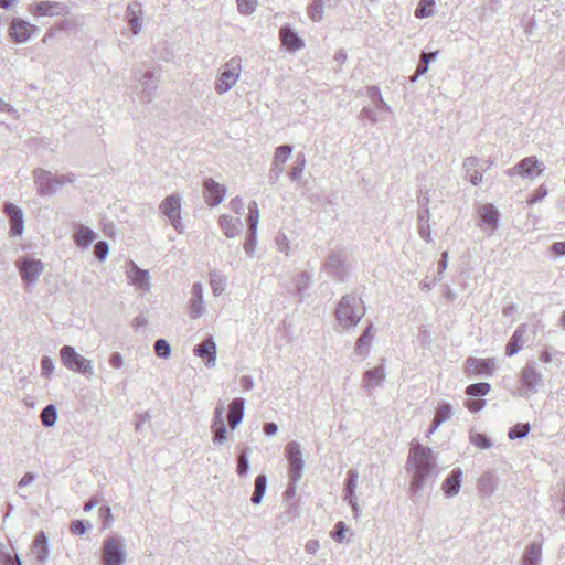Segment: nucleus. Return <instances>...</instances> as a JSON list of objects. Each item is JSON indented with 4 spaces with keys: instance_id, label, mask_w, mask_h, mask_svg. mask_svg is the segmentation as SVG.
Listing matches in <instances>:
<instances>
[{
    "instance_id": "nucleus-1",
    "label": "nucleus",
    "mask_w": 565,
    "mask_h": 565,
    "mask_svg": "<svg viewBox=\"0 0 565 565\" xmlns=\"http://www.w3.org/2000/svg\"><path fill=\"white\" fill-rule=\"evenodd\" d=\"M433 466L431 450L419 444L411 448L406 469L412 475L411 489L417 491L428 477Z\"/></svg>"
},
{
    "instance_id": "nucleus-2",
    "label": "nucleus",
    "mask_w": 565,
    "mask_h": 565,
    "mask_svg": "<svg viewBox=\"0 0 565 565\" xmlns=\"http://www.w3.org/2000/svg\"><path fill=\"white\" fill-rule=\"evenodd\" d=\"M60 356L63 365L70 371L92 376L94 374V369L92 362L79 353L71 345H64L60 350Z\"/></svg>"
},
{
    "instance_id": "nucleus-3",
    "label": "nucleus",
    "mask_w": 565,
    "mask_h": 565,
    "mask_svg": "<svg viewBox=\"0 0 565 565\" xmlns=\"http://www.w3.org/2000/svg\"><path fill=\"white\" fill-rule=\"evenodd\" d=\"M125 557V541L121 536L111 535L104 541L102 548L103 565H122Z\"/></svg>"
},
{
    "instance_id": "nucleus-4",
    "label": "nucleus",
    "mask_w": 565,
    "mask_h": 565,
    "mask_svg": "<svg viewBox=\"0 0 565 565\" xmlns=\"http://www.w3.org/2000/svg\"><path fill=\"white\" fill-rule=\"evenodd\" d=\"M134 78L138 82L136 85V90L139 98L143 103H150L158 88L159 78L151 71L142 72L141 70H134Z\"/></svg>"
},
{
    "instance_id": "nucleus-5",
    "label": "nucleus",
    "mask_w": 565,
    "mask_h": 565,
    "mask_svg": "<svg viewBox=\"0 0 565 565\" xmlns=\"http://www.w3.org/2000/svg\"><path fill=\"white\" fill-rule=\"evenodd\" d=\"M181 195L178 193L167 196L159 205L160 212L167 216L178 233L184 231L181 216Z\"/></svg>"
},
{
    "instance_id": "nucleus-6",
    "label": "nucleus",
    "mask_w": 565,
    "mask_h": 565,
    "mask_svg": "<svg viewBox=\"0 0 565 565\" xmlns=\"http://www.w3.org/2000/svg\"><path fill=\"white\" fill-rule=\"evenodd\" d=\"M495 370L497 364L493 358L469 356L465 362V373L468 376H492Z\"/></svg>"
},
{
    "instance_id": "nucleus-7",
    "label": "nucleus",
    "mask_w": 565,
    "mask_h": 565,
    "mask_svg": "<svg viewBox=\"0 0 565 565\" xmlns=\"http://www.w3.org/2000/svg\"><path fill=\"white\" fill-rule=\"evenodd\" d=\"M17 268L20 271L21 278L29 285L36 282L44 271V263L40 259L29 257L20 258L17 262Z\"/></svg>"
},
{
    "instance_id": "nucleus-8",
    "label": "nucleus",
    "mask_w": 565,
    "mask_h": 565,
    "mask_svg": "<svg viewBox=\"0 0 565 565\" xmlns=\"http://www.w3.org/2000/svg\"><path fill=\"white\" fill-rule=\"evenodd\" d=\"M491 385L486 382L470 384L466 387V394L470 397L465 402V406L471 413H478L484 408L487 402L482 398L475 399L476 396H486L490 393Z\"/></svg>"
},
{
    "instance_id": "nucleus-9",
    "label": "nucleus",
    "mask_w": 565,
    "mask_h": 565,
    "mask_svg": "<svg viewBox=\"0 0 565 565\" xmlns=\"http://www.w3.org/2000/svg\"><path fill=\"white\" fill-rule=\"evenodd\" d=\"M242 65L239 58L228 61L221 73L217 90L223 93L230 89L238 79Z\"/></svg>"
},
{
    "instance_id": "nucleus-10",
    "label": "nucleus",
    "mask_w": 565,
    "mask_h": 565,
    "mask_svg": "<svg viewBox=\"0 0 565 565\" xmlns=\"http://www.w3.org/2000/svg\"><path fill=\"white\" fill-rule=\"evenodd\" d=\"M34 184L40 196L53 195L56 193L53 173L42 168L33 170Z\"/></svg>"
},
{
    "instance_id": "nucleus-11",
    "label": "nucleus",
    "mask_w": 565,
    "mask_h": 565,
    "mask_svg": "<svg viewBox=\"0 0 565 565\" xmlns=\"http://www.w3.org/2000/svg\"><path fill=\"white\" fill-rule=\"evenodd\" d=\"M286 455L290 465V478L292 481H297L301 478V471L303 468L300 446L295 441L289 443L286 447Z\"/></svg>"
},
{
    "instance_id": "nucleus-12",
    "label": "nucleus",
    "mask_w": 565,
    "mask_h": 565,
    "mask_svg": "<svg viewBox=\"0 0 565 565\" xmlns=\"http://www.w3.org/2000/svg\"><path fill=\"white\" fill-rule=\"evenodd\" d=\"M31 11L36 17L66 15L68 8L62 2L41 1L31 6Z\"/></svg>"
},
{
    "instance_id": "nucleus-13",
    "label": "nucleus",
    "mask_w": 565,
    "mask_h": 565,
    "mask_svg": "<svg viewBox=\"0 0 565 565\" xmlns=\"http://www.w3.org/2000/svg\"><path fill=\"white\" fill-rule=\"evenodd\" d=\"M3 211L9 217L10 234L12 236L21 235L24 230V215L22 210L18 205L7 202Z\"/></svg>"
},
{
    "instance_id": "nucleus-14",
    "label": "nucleus",
    "mask_w": 565,
    "mask_h": 565,
    "mask_svg": "<svg viewBox=\"0 0 565 565\" xmlns=\"http://www.w3.org/2000/svg\"><path fill=\"white\" fill-rule=\"evenodd\" d=\"M38 30V26L30 22L21 19H13L10 28V36L17 43H24Z\"/></svg>"
},
{
    "instance_id": "nucleus-15",
    "label": "nucleus",
    "mask_w": 565,
    "mask_h": 565,
    "mask_svg": "<svg viewBox=\"0 0 565 565\" xmlns=\"http://www.w3.org/2000/svg\"><path fill=\"white\" fill-rule=\"evenodd\" d=\"M127 277L136 288L140 290H149V271L146 269L139 268L132 260L128 263Z\"/></svg>"
},
{
    "instance_id": "nucleus-16",
    "label": "nucleus",
    "mask_w": 565,
    "mask_h": 565,
    "mask_svg": "<svg viewBox=\"0 0 565 565\" xmlns=\"http://www.w3.org/2000/svg\"><path fill=\"white\" fill-rule=\"evenodd\" d=\"M142 6L138 1H131L128 3L126 9V21L132 31V34L137 35L142 29Z\"/></svg>"
},
{
    "instance_id": "nucleus-17",
    "label": "nucleus",
    "mask_w": 565,
    "mask_h": 565,
    "mask_svg": "<svg viewBox=\"0 0 565 565\" xmlns=\"http://www.w3.org/2000/svg\"><path fill=\"white\" fill-rule=\"evenodd\" d=\"M350 297H343L340 301L337 316L344 326H355L360 321V315L354 312Z\"/></svg>"
},
{
    "instance_id": "nucleus-18",
    "label": "nucleus",
    "mask_w": 565,
    "mask_h": 565,
    "mask_svg": "<svg viewBox=\"0 0 565 565\" xmlns=\"http://www.w3.org/2000/svg\"><path fill=\"white\" fill-rule=\"evenodd\" d=\"M204 310L203 287L200 282H195L191 290L190 316L196 319L204 313Z\"/></svg>"
},
{
    "instance_id": "nucleus-19",
    "label": "nucleus",
    "mask_w": 565,
    "mask_h": 565,
    "mask_svg": "<svg viewBox=\"0 0 565 565\" xmlns=\"http://www.w3.org/2000/svg\"><path fill=\"white\" fill-rule=\"evenodd\" d=\"M32 553L35 556V559L40 564H44L50 556V547L49 540L44 532H39L32 544Z\"/></svg>"
},
{
    "instance_id": "nucleus-20",
    "label": "nucleus",
    "mask_w": 565,
    "mask_h": 565,
    "mask_svg": "<svg viewBox=\"0 0 565 565\" xmlns=\"http://www.w3.org/2000/svg\"><path fill=\"white\" fill-rule=\"evenodd\" d=\"M478 214L480 216L481 226H488L491 232L498 227L499 213L492 204L487 203L480 206Z\"/></svg>"
},
{
    "instance_id": "nucleus-21",
    "label": "nucleus",
    "mask_w": 565,
    "mask_h": 565,
    "mask_svg": "<svg viewBox=\"0 0 565 565\" xmlns=\"http://www.w3.org/2000/svg\"><path fill=\"white\" fill-rule=\"evenodd\" d=\"M526 329H527L526 324H521L513 332L510 341L508 342V344L505 347V354L508 356H512V355L516 354L521 350V348L524 344Z\"/></svg>"
},
{
    "instance_id": "nucleus-22",
    "label": "nucleus",
    "mask_w": 565,
    "mask_h": 565,
    "mask_svg": "<svg viewBox=\"0 0 565 565\" xmlns=\"http://www.w3.org/2000/svg\"><path fill=\"white\" fill-rule=\"evenodd\" d=\"M279 35L282 45L289 51H297L303 46L302 40L289 26H282Z\"/></svg>"
},
{
    "instance_id": "nucleus-23",
    "label": "nucleus",
    "mask_w": 565,
    "mask_h": 565,
    "mask_svg": "<svg viewBox=\"0 0 565 565\" xmlns=\"http://www.w3.org/2000/svg\"><path fill=\"white\" fill-rule=\"evenodd\" d=\"M519 174H526L530 177L540 175L543 171L542 163L532 156L523 159L516 167Z\"/></svg>"
},
{
    "instance_id": "nucleus-24",
    "label": "nucleus",
    "mask_w": 565,
    "mask_h": 565,
    "mask_svg": "<svg viewBox=\"0 0 565 565\" xmlns=\"http://www.w3.org/2000/svg\"><path fill=\"white\" fill-rule=\"evenodd\" d=\"M462 472L460 469L452 470L451 475L443 483V490L446 495H456L461 486Z\"/></svg>"
},
{
    "instance_id": "nucleus-25",
    "label": "nucleus",
    "mask_w": 565,
    "mask_h": 565,
    "mask_svg": "<svg viewBox=\"0 0 565 565\" xmlns=\"http://www.w3.org/2000/svg\"><path fill=\"white\" fill-rule=\"evenodd\" d=\"M244 414V403L242 399H234L228 407L227 422L231 428H235L242 420Z\"/></svg>"
},
{
    "instance_id": "nucleus-26",
    "label": "nucleus",
    "mask_w": 565,
    "mask_h": 565,
    "mask_svg": "<svg viewBox=\"0 0 565 565\" xmlns=\"http://www.w3.org/2000/svg\"><path fill=\"white\" fill-rule=\"evenodd\" d=\"M95 238V232L85 225H78L74 233L75 243L82 247H87Z\"/></svg>"
},
{
    "instance_id": "nucleus-27",
    "label": "nucleus",
    "mask_w": 565,
    "mask_h": 565,
    "mask_svg": "<svg viewBox=\"0 0 565 565\" xmlns=\"http://www.w3.org/2000/svg\"><path fill=\"white\" fill-rule=\"evenodd\" d=\"M193 353L205 359V364L209 366L212 362V335L206 337L202 343L195 345Z\"/></svg>"
},
{
    "instance_id": "nucleus-28",
    "label": "nucleus",
    "mask_w": 565,
    "mask_h": 565,
    "mask_svg": "<svg viewBox=\"0 0 565 565\" xmlns=\"http://www.w3.org/2000/svg\"><path fill=\"white\" fill-rule=\"evenodd\" d=\"M463 167L466 169L467 175L469 177V181L473 185H477V184H479L482 181V173L480 171H478V169H477V167H478V159L477 158H473V157L472 158H468L465 161Z\"/></svg>"
},
{
    "instance_id": "nucleus-29",
    "label": "nucleus",
    "mask_w": 565,
    "mask_h": 565,
    "mask_svg": "<svg viewBox=\"0 0 565 565\" xmlns=\"http://www.w3.org/2000/svg\"><path fill=\"white\" fill-rule=\"evenodd\" d=\"M220 226L225 232L226 236L233 237L239 232L241 221L238 218L221 216Z\"/></svg>"
},
{
    "instance_id": "nucleus-30",
    "label": "nucleus",
    "mask_w": 565,
    "mask_h": 565,
    "mask_svg": "<svg viewBox=\"0 0 565 565\" xmlns=\"http://www.w3.org/2000/svg\"><path fill=\"white\" fill-rule=\"evenodd\" d=\"M540 381V374L537 371L531 366L526 365L521 373V383L523 386L527 388L534 387Z\"/></svg>"
},
{
    "instance_id": "nucleus-31",
    "label": "nucleus",
    "mask_w": 565,
    "mask_h": 565,
    "mask_svg": "<svg viewBox=\"0 0 565 565\" xmlns=\"http://www.w3.org/2000/svg\"><path fill=\"white\" fill-rule=\"evenodd\" d=\"M451 417V407L449 404H441L438 406L436 411L435 418L433 420L431 427L429 429V433H434L438 426L444 423L445 420L449 419Z\"/></svg>"
},
{
    "instance_id": "nucleus-32",
    "label": "nucleus",
    "mask_w": 565,
    "mask_h": 565,
    "mask_svg": "<svg viewBox=\"0 0 565 565\" xmlns=\"http://www.w3.org/2000/svg\"><path fill=\"white\" fill-rule=\"evenodd\" d=\"M40 418L44 427H52L57 419V409L53 404L46 405L41 414Z\"/></svg>"
},
{
    "instance_id": "nucleus-33",
    "label": "nucleus",
    "mask_w": 565,
    "mask_h": 565,
    "mask_svg": "<svg viewBox=\"0 0 565 565\" xmlns=\"http://www.w3.org/2000/svg\"><path fill=\"white\" fill-rule=\"evenodd\" d=\"M385 379V372L382 366L367 371L364 375V382L367 386H376Z\"/></svg>"
},
{
    "instance_id": "nucleus-34",
    "label": "nucleus",
    "mask_w": 565,
    "mask_h": 565,
    "mask_svg": "<svg viewBox=\"0 0 565 565\" xmlns=\"http://www.w3.org/2000/svg\"><path fill=\"white\" fill-rule=\"evenodd\" d=\"M292 149L290 146H280L276 149L274 154L273 164L275 168L281 169L286 161L291 156Z\"/></svg>"
},
{
    "instance_id": "nucleus-35",
    "label": "nucleus",
    "mask_w": 565,
    "mask_h": 565,
    "mask_svg": "<svg viewBox=\"0 0 565 565\" xmlns=\"http://www.w3.org/2000/svg\"><path fill=\"white\" fill-rule=\"evenodd\" d=\"M267 479L265 475H259L255 479V490L252 497V502L258 504L265 493Z\"/></svg>"
},
{
    "instance_id": "nucleus-36",
    "label": "nucleus",
    "mask_w": 565,
    "mask_h": 565,
    "mask_svg": "<svg viewBox=\"0 0 565 565\" xmlns=\"http://www.w3.org/2000/svg\"><path fill=\"white\" fill-rule=\"evenodd\" d=\"M435 9V0H420L415 10L416 18L423 19L433 14Z\"/></svg>"
},
{
    "instance_id": "nucleus-37",
    "label": "nucleus",
    "mask_w": 565,
    "mask_h": 565,
    "mask_svg": "<svg viewBox=\"0 0 565 565\" xmlns=\"http://www.w3.org/2000/svg\"><path fill=\"white\" fill-rule=\"evenodd\" d=\"M324 3L322 0H313L308 8V15L312 21H320L323 18Z\"/></svg>"
},
{
    "instance_id": "nucleus-38",
    "label": "nucleus",
    "mask_w": 565,
    "mask_h": 565,
    "mask_svg": "<svg viewBox=\"0 0 565 565\" xmlns=\"http://www.w3.org/2000/svg\"><path fill=\"white\" fill-rule=\"evenodd\" d=\"M248 211H249V213H248L249 230H250L252 234L254 235L256 232V226L259 221V210H258L257 203L253 202L252 204H249Z\"/></svg>"
},
{
    "instance_id": "nucleus-39",
    "label": "nucleus",
    "mask_w": 565,
    "mask_h": 565,
    "mask_svg": "<svg viewBox=\"0 0 565 565\" xmlns=\"http://www.w3.org/2000/svg\"><path fill=\"white\" fill-rule=\"evenodd\" d=\"M154 352L158 358L168 359L171 354V347L164 339H158L154 342Z\"/></svg>"
},
{
    "instance_id": "nucleus-40",
    "label": "nucleus",
    "mask_w": 565,
    "mask_h": 565,
    "mask_svg": "<svg viewBox=\"0 0 565 565\" xmlns=\"http://www.w3.org/2000/svg\"><path fill=\"white\" fill-rule=\"evenodd\" d=\"M109 253L108 243L105 241H99L94 246V255L99 262H104Z\"/></svg>"
},
{
    "instance_id": "nucleus-41",
    "label": "nucleus",
    "mask_w": 565,
    "mask_h": 565,
    "mask_svg": "<svg viewBox=\"0 0 565 565\" xmlns=\"http://www.w3.org/2000/svg\"><path fill=\"white\" fill-rule=\"evenodd\" d=\"M529 431H530L529 424H518L510 429L509 438L510 439L523 438L529 434Z\"/></svg>"
},
{
    "instance_id": "nucleus-42",
    "label": "nucleus",
    "mask_w": 565,
    "mask_h": 565,
    "mask_svg": "<svg viewBox=\"0 0 565 565\" xmlns=\"http://www.w3.org/2000/svg\"><path fill=\"white\" fill-rule=\"evenodd\" d=\"M372 339V327L370 326L363 334L358 339L356 342V349L361 352H364L367 350L370 342Z\"/></svg>"
},
{
    "instance_id": "nucleus-43",
    "label": "nucleus",
    "mask_w": 565,
    "mask_h": 565,
    "mask_svg": "<svg viewBox=\"0 0 565 565\" xmlns=\"http://www.w3.org/2000/svg\"><path fill=\"white\" fill-rule=\"evenodd\" d=\"M53 180L57 191L60 186L75 182L76 175L72 172L65 174H53Z\"/></svg>"
},
{
    "instance_id": "nucleus-44",
    "label": "nucleus",
    "mask_w": 565,
    "mask_h": 565,
    "mask_svg": "<svg viewBox=\"0 0 565 565\" xmlns=\"http://www.w3.org/2000/svg\"><path fill=\"white\" fill-rule=\"evenodd\" d=\"M54 361L50 356H43L41 360V374L44 377H50L54 372Z\"/></svg>"
},
{
    "instance_id": "nucleus-45",
    "label": "nucleus",
    "mask_w": 565,
    "mask_h": 565,
    "mask_svg": "<svg viewBox=\"0 0 565 565\" xmlns=\"http://www.w3.org/2000/svg\"><path fill=\"white\" fill-rule=\"evenodd\" d=\"M87 526L90 527L88 522L82 520H75L70 525V531L74 535H83L87 531Z\"/></svg>"
},
{
    "instance_id": "nucleus-46",
    "label": "nucleus",
    "mask_w": 565,
    "mask_h": 565,
    "mask_svg": "<svg viewBox=\"0 0 565 565\" xmlns=\"http://www.w3.org/2000/svg\"><path fill=\"white\" fill-rule=\"evenodd\" d=\"M257 0H237L238 10L244 14L254 12Z\"/></svg>"
},
{
    "instance_id": "nucleus-47",
    "label": "nucleus",
    "mask_w": 565,
    "mask_h": 565,
    "mask_svg": "<svg viewBox=\"0 0 565 565\" xmlns=\"http://www.w3.org/2000/svg\"><path fill=\"white\" fill-rule=\"evenodd\" d=\"M547 194V189L544 186V185H541L536 191L535 193L527 199V204L529 205H533L535 204L536 202H539L540 200H542L543 198H545Z\"/></svg>"
},
{
    "instance_id": "nucleus-48",
    "label": "nucleus",
    "mask_w": 565,
    "mask_h": 565,
    "mask_svg": "<svg viewBox=\"0 0 565 565\" xmlns=\"http://www.w3.org/2000/svg\"><path fill=\"white\" fill-rule=\"evenodd\" d=\"M472 443L475 444V446L481 449H487L491 446L490 440L484 435L481 434L475 435L472 437Z\"/></svg>"
},
{
    "instance_id": "nucleus-49",
    "label": "nucleus",
    "mask_w": 565,
    "mask_h": 565,
    "mask_svg": "<svg viewBox=\"0 0 565 565\" xmlns=\"http://www.w3.org/2000/svg\"><path fill=\"white\" fill-rule=\"evenodd\" d=\"M332 536L335 541L342 542L345 537V526L343 522H338L335 524L334 532L332 533Z\"/></svg>"
},
{
    "instance_id": "nucleus-50",
    "label": "nucleus",
    "mask_w": 565,
    "mask_h": 565,
    "mask_svg": "<svg viewBox=\"0 0 565 565\" xmlns=\"http://www.w3.org/2000/svg\"><path fill=\"white\" fill-rule=\"evenodd\" d=\"M356 481H358V473H356V471L350 470L349 471L348 482H347V490H348V492L350 494H353L354 489L356 487Z\"/></svg>"
},
{
    "instance_id": "nucleus-51",
    "label": "nucleus",
    "mask_w": 565,
    "mask_h": 565,
    "mask_svg": "<svg viewBox=\"0 0 565 565\" xmlns=\"http://www.w3.org/2000/svg\"><path fill=\"white\" fill-rule=\"evenodd\" d=\"M204 199L209 206H212V179L204 181Z\"/></svg>"
},
{
    "instance_id": "nucleus-52",
    "label": "nucleus",
    "mask_w": 565,
    "mask_h": 565,
    "mask_svg": "<svg viewBox=\"0 0 565 565\" xmlns=\"http://www.w3.org/2000/svg\"><path fill=\"white\" fill-rule=\"evenodd\" d=\"M109 364L114 369H120L124 365V358L119 352H115L109 358Z\"/></svg>"
},
{
    "instance_id": "nucleus-53",
    "label": "nucleus",
    "mask_w": 565,
    "mask_h": 565,
    "mask_svg": "<svg viewBox=\"0 0 565 565\" xmlns=\"http://www.w3.org/2000/svg\"><path fill=\"white\" fill-rule=\"evenodd\" d=\"M100 518L104 521L105 526H108L113 521V515L109 507H102L99 509Z\"/></svg>"
},
{
    "instance_id": "nucleus-54",
    "label": "nucleus",
    "mask_w": 565,
    "mask_h": 565,
    "mask_svg": "<svg viewBox=\"0 0 565 565\" xmlns=\"http://www.w3.org/2000/svg\"><path fill=\"white\" fill-rule=\"evenodd\" d=\"M15 558H20L17 553H14V555H11L9 553H2L0 555V559H1L2 565H14L15 564Z\"/></svg>"
},
{
    "instance_id": "nucleus-55",
    "label": "nucleus",
    "mask_w": 565,
    "mask_h": 565,
    "mask_svg": "<svg viewBox=\"0 0 565 565\" xmlns=\"http://www.w3.org/2000/svg\"><path fill=\"white\" fill-rule=\"evenodd\" d=\"M225 195V189L220 184L214 183V205L220 203Z\"/></svg>"
},
{
    "instance_id": "nucleus-56",
    "label": "nucleus",
    "mask_w": 565,
    "mask_h": 565,
    "mask_svg": "<svg viewBox=\"0 0 565 565\" xmlns=\"http://www.w3.org/2000/svg\"><path fill=\"white\" fill-rule=\"evenodd\" d=\"M36 478V475L34 472H26L21 480L19 481V487H26L31 484Z\"/></svg>"
},
{
    "instance_id": "nucleus-57",
    "label": "nucleus",
    "mask_w": 565,
    "mask_h": 565,
    "mask_svg": "<svg viewBox=\"0 0 565 565\" xmlns=\"http://www.w3.org/2000/svg\"><path fill=\"white\" fill-rule=\"evenodd\" d=\"M0 111H4L8 114H13L14 116H18V110L13 106H11L7 102H4L2 98H0Z\"/></svg>"
},
{
    "instance_id": "nucleus-58",
    "label": "nucleus",
    "mask_w": 565,
    "mask_h": 565,
    "mask_svg": "<svg viewBox=\"0 0 565 565\" xmlns=\"http://www.w3.org/2000/svg\"><path fill=\"white\" fill-rule=\"evenodd\" d=\"M320 547V544L317 540H310L306 543L305 548L309 554H315Z\"/></svg>"
},
{
    "instance_id": "nucleus-59",
    "label": "nucleus",
    "mask_w": 565,
    "mask_h": 565,
    "mask_svg": "<svg viewBox=\"0 0 565 565\" xmlns=\"http://www.w3.org/2000/svg\"><path fill=\"white\" fill-rule=\"evenodd\" d=\"M247 469H248L247 459H246L245 455H242L238 459L237 472L239 475H244V473H246Z\"/></svg>"
},
{
    "instance_id": "nucleus-60",
    "label": "nucleus",
    "mask_w": 565,
    "mask_h": 565,
    "mask_svg": "<svg viewBox=\"0 0 565 565\" xmlns=\"http://www.w3.org/2000/svg\"><path fill=\"white\" fill-rule=\"evenodd\" d=\"M148 323V320L147 318L143 316V315H139L137 316L135 319H134V323H132V327L138 330L140 328H143L146 327Z\"/></svg>"
},
{
    "instance_id": "nucleus-61",
    "label": "nucleus",
    "mask_w": 565,
    "mask_h": 565,
    "mask_svg": "<svg viewBox=\"0 0 565 565\" xmlns=\"http://www.w3.org/2000/svg\"><path fill=\"white\" fill-rule=\"evenodd\" d=\"M552 252L556 255L565 254V242H556L552 245Z\"/></svg>"
},
{
    "instance_id": "nucleus-62",
    "label": "nucleus",
    "mask_w": 565,
    "mask_h": 565,
    "mask_svg": "<svg viewBox=\"0 0 565 565\" xmlns=\"http://www.w3.org/2000/svg\"><path fill=\"white\" fill-rule=\"evenodd\" d=\"M150 419V414L149 412H145L143 414L140 415V420L136 424V430L139 431L142 427V425Z\"/></svg>"
},
{
    "instance_id": "nucleus-63",
    "label": "nucleus",
    "mask_w": 565,
    "mask_h": 565,
    "mask_svg": "<svg viewBox=\"0 0 565 565\" xmlns=\"http://www.w3.org/2000/svg\"><path fill=\"white\" fill-rule=\"evenodd\" d=\"M264 430L267 435H274L277 431V426L274 423H268L265 425Z\"/></svg>"
},
{
    "instance_id": "nucleus-64",
    "label": "nucleus",
    "mask_w": 565,
    "mask_h": 565,
    "mask_svg": "<svg viewBox=\"0 0 565 565\" xmlns=\"http://www.w3.org/2000/svg\"><path fill=\"white\" fill-rule=\"evenodd\" d=\"M540 360L543 362V363H548L552 361V354L547 351V350H544L541 352L540 354Z\"/></svg>"
}]
</instances>
